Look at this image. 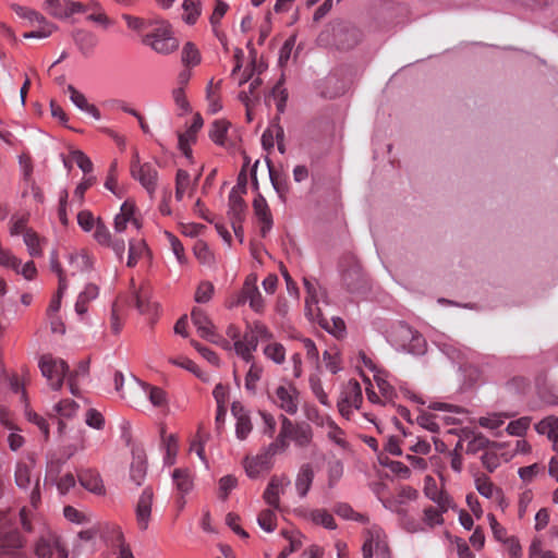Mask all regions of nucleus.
Returning <instances> with one entry per match:
<instances>
[{"label": "nucleus", "mask_w": 558, "mask_h": 558, "mask_svg": "<svg viewBox=\"0 0 558 558\" xmlns=\"http://www.w3.org/2000/svg\"><path fill=\"white\" fill-rule=\"evenodd\" d=\"M129 303H133L141 314H150L157 308V304L150 302L149 300L148 290L144 289L143 287L140 290L133 292V294L130 296Z\"/></svg>", "instance_id": "nucleus-23"}, {"label": "nucleus", "mask_w": 558, "mask_h": 558, "mask_svg": "<svg viewBox=\"0 0 558 558\" xmlns=\"http://www.w3.org/2000/svg\"><path fill=\"white\" fill-rule=\"evenodd\" d=\"M343 475V464L337 460L328 466V486L332 488Z\"/></svg>", "instance_id": "nucleus-64"}, {"label": "nucleus", "mask_w": 558, "mask_h": 558, "mask_svg": "<svg viewBox=\"0 0 558 558\" xmlns=\"http://www.w3.org/2000/svg\"><path fill=\"white\" fill-rule=\"evenodd\" d=\"M97 179L95 175H87V177H84L82 182H80L77 184V186L75 187L74 190V195L75 197L78 199L80 202V205H83L84 204V195H85V192L90 187L93 186L95 183H96Z\"/></svg>", "instance_id": "nucleus-63"}, {"label": "nucleus", "mask_w": 558, "mask_h": 558, "mask_svg": "<svg viewBox=\"0 0 558 558\" xmlns=\"http://www.w3.org/2000/svg\"><path fill=\"white\" fill-rule=\"evenodd\" d=\"M77 225L82 228L83 231L89 232L96 227V221L93 213L90 210H81L77 216Z\"/></svg>", "instance_id": "nucleus-60"}, {"label": "nucleus", "mask_w": 558, "mask_h": 558, "mask_svg": "<svg viewBox=\"0 0 558 558\" xmlns=\"http://www.w3.org/2000/svg\"><path fill=\"white\" fill-rule=\"evenodd\" d=\"M93 236L95 241L101 246H105L112 239L110 231L108 230L107 226L100 217L97 218L95 232Z\"/></svg>", "instance_id": "nucleus-53"}, {"label": "nucleus", "mask_w": 558, "mask_h": 558, "mask_svg": "<svg viewBox=\"0 0 558 558\" xmlns=\"http://www.w3.org/2000/svg\"><path fill=\"white\" fill-rule=\"evenodd\" d=\"M34 29L24 34L25 38H46L53 32V26L46 20L44 23L35 24Z\"/></svg>", "instance_id": "nucleus-59"}, {"label": "nucleus", "mask_w": 558, "mask_h": 558, "mask_svg": "<svg viewBox=\"0 0 558 558\" xmlns=\"http://www.w3.org/2000/svg\"><path fill=\"white\" fill-rule=\"evenodd\" d=\"M161 445L166 449L165 464L173 465L175 463V457L179 450V439L177 435L170 434L167 439H163Z\"/></svg>", "instance_id": "nucleus-34"}, {"label": "nucleus", "mask_w": 558, "mask_h": 558, "mask_svg": "<svg viewBox=\"0 0 558 558\" xmlns=\"http://www.w3.org/2000/svg\"><path fill=\"white\" fill-rule=\"evenodd\" d=\"M435 418H436L435 414L420 410V415L416 417V423L421 427H423L432 433L438 434L440 432V427L434 421Z\"/></svg>", "instance_id": "nucleus-45"}, {"label": "nucleus", "mask_w": 558, "mask_h": 558, "mask_svg": "<svg viewBox=\"0 0 558 558\" xmlns=\"http://www.w3.org/2000/svg\"><path fill=\"white\" fill-rule=\"evenodd\" d=\"M258 525L266 532H274L277 527V515L271 509H264L257 518Z\"/></svg>", "instance_id": "nucleus-41"}, {"label": "nucleus", "mask_w": 558, "mask_h": 558, "mask_svg": "<svg viewBox=\"0 0 558 558\" xmlns=\"http://www.w3.org/2000/svg\"><path fill=\"white\" fill-rule=\"evenodd\" d=\"M181 60L185 66H196L201 63V53L195 44L192 41L184 44L182 48Z\"/></svg>", "instance_id": "nucleus-31"}, {"label": "nucleus", "mask_w": 558, "mask_h": 558, "mask_svg": "<svg viewBox=\"0 0 558 558\" xmlns=\"http://www.w3.org/2000/svg\"><path fill=\"white\" fill-rule=\"evenodd\" d=\"M65 462L60 460H51L47 466L46 481L57 485V488L61 495H64L70 489V472H65L61 475L62 466Z\"/></svg>", "instance_id": "nucleus-12"}, {"label": "nucleus", "mask_w": 558, "mask_h": 558, "mask_svg": "<svg viewBox=\"0 0 558 558\" xmlns=\"http://www.w3.org/2000/svg\"><path fill=\"white\" fill-rule=\"evenodd\" d=\"M51 268L53 271L59 274V289L57 293L52 296L50 304L47 308V315H52L59 313V310L61 307V299L66 290V282L65 278L61 275V267L60 264L54 259V257L51 258Z\"/></svg>", "instance_id": "nucleus-18"}, {"label": "nucleus", "mask_w": 558, "mask_h": 558, "mask_svg": "<svg viewBox=\"0 0 558 558\" xmlns=\"http://www.w3.org/2000/svg\"><path fill=\"white\" fill-rule=\"evenodd\" d=\"M290 438L299 447H307L313 439V429L308 423H296V427Z\"/></svg>", "instance_id": "nucleus-29"}, {"label": "nucleus", "mask_w": 558, "mask_h": 558, "mask_svg": "<svg viewBox=\"0 0 558 558\" xmlns=\"http://www.w3.org/2000/svg\"><path fill=\"white\" fill-rule=\"evenodd\" d=\"M191 319L193 325L197 328L201 338L213 343H218L216 338H219V335L215 331V325L203 308L193 307Z\"/></svg>", "instance_id": "nucleus-8"}, {"label": "nucleus", "mask_w": 558, "mask_h": 558, "mask_svg": "<svg viewBox=\"0 0 558 558\" xmlns=\"http://www.w3.org/2000/svg\"><path fill=\"white\" fill-rule=\"evenodd\" d=\"M12 8L17 16L29 23V26H35V24H40L45 22V17L40 13L27 7L14 4Z\"/></svg>", "instance_id": "nucleus-36"}, {"label": "nucleus", "mask_w": 558, "mask_h": 558, "mask_svg": "<svg viewBox=\"0 0 558 558\" xmlns=\"http://www.w3.org/2000/svg\"><path fill=\"white\" fill-rule=\"evenodd\" d=\"M333 45L339 50L353 49L362 39V32L350 23H338L332 27Z\"/></svg>", "instance_id": "nucleus-5"}, {"label": "nucleus", "mask_w": 558, "mask_h": 558, "mask_svg": "<svg viewBox=\"0 0 558 558\" xmlns=\"http://www.w3.org/2000/svg\"><path fill=\"white\" fill-rule=\"evenodd\" d=\"M342 284L349 293L363 294L369 290L368 280L361 263L352 254L344 255L340 263Z\"/></svg>", "instance_id": "nucleus-1"}, {"label": "nucleus", "mask_w": 558, "mask_h": 558, "mask_svg": "<svg viewBox=\"0 0 558 558\" xmlns=\"http://www.w3.org/2000/svg\"><path fill=\"white\" fill-rule=\"evenodd\" d=\"M308 381H310L311 389H312L313 393L315 395V397L318 399V401L325 407H330L328 396L323 389L320 378L317 375L313 374L310 376Z\"/></svg>", "instance_id": "nucleus-48"}, {"label": "nucleus", "mask_w": 558, "mask_h": 558, "mask_svg": "<svg viewBox=\"0 0 558 558\" xmlns=\"http://www.w3.org/2000/svg\"><path fill=\"white\" fill-rule=\"evenodd\" d=\"M215 288L210 281H202L195 292L194 300L197 303H207L211 300Z\"/></svg>", "instance_id": "nucleus-50"}, {"label": "nucleus", "mask_w": 558, "mask_h": 558, "mask_svg": "<svg viewBox=\"0 0 558 558\" xmlns=\"http://www.w3.org/2000/svg\"><path fill=\"white\" fill-rule=\"evenodd\" d=\"M193 252L195 257L203 264H209L214 259V255L209 250L207 242L197 240L194 244Z\"/></svg>", "instance_id": "nucleus-49"}, {"label": "nucleus", "mask_w": 558, "mask_h": 558, "mask_svg": "<svg viewBox=\"0 0 558 558\" xmlns=\"http://www.w3.org/2000/svg\"><path fill=\"white\" fill-rule=\"evenodd\" d=\"M252 206H253L254 215L256 216L258 221L262 223L260 236L266 238L272 228L274 220H272V215H271L270 208L266 202V198L264 197V195L262 193H257V195H255Z\"/></svg>", "instance_id": "nucleus-9"}, {"label": "nucleus", "mask_w": 558, "mask_h": 558, "mask_svg": "<svg viewBox=\"0 0 558 558\" xmlns=\"http://www.w3.org/2000/svg\"><path fill=\"white\" fill-rule=\"evenodd\" d=\"M238 485V478L232 475H225L219 480V499L227 500L229 497V494L232 489H234Z\"/></svg>", "instance_id": "nucleus-43"}, {"label": "nucleus", "mask_w": 558, "mask_h": 558, "mask_svg": "<svg viewBox=\"0 0 558 558\" xmlns=\"http://www.w3.org/2000/svg\"><path fill=\"white\" fill-rule=\"evenodd\" d=\"M22 546V538L19 531L11 524L3 531H0V550L10 553Z\"/></svg>", "instance_id": "nucleus-19"}, {"label": "nucleus", "mask_w": 558, "mask_h": 558, "mask_svg": "<svg viewBox=\"0 0 558 558\" xmlns=\"http://www.w3.org/2000/svg\"><path fill=\"white\" fill-rule=\"evenodd\" d=\"M35 551L39 558H68V553L61 546L59 537L52 533L40 537L36 544Z\"/></svg>", "instance_id": "nucleus-7"}, {"label": "nucleus", "mask_w": 558, "mask_h": 558, "mask_svg": "<svg viewBox=\"0 0 558 558\" xmlns=\"http://www.w3.org/2000/svg\"><path fill=\"white\" fill-rule=\"evenodd\" d=\"M99 294V287L95 283H87L84 290L77 295L76 302L74 304L75 313L84 319V316L88 312V305L92 301L97 299Z\"/></svg>", "instance_id": "nucleus-14"}, {"label": "nucleus", "mask_w": 558, "mask_h": 558, "mask_svg": "<svg viewBox=\"0 0 558 558\" xmlns=\"http://www.w3.org/2000/svg\"><path fill=\"white\" fill-rule=\"evenodd\" d=\"M182 8L186 12L183 15V21L187 25H194L202 14V2L199 0H184Z\"/></svg>", "instance_id": "nucleus-30"}, {"label": "nucleus", "mask_w": 558, "mask_h": 558, "mask_svg": "<svg viewBox=\"0 0 558 558\" xmlns=\"http://www.w3.org/2000/svg\"><path fill=\"white\" fill-rule=\"evenodd\" d=\"M90 356L81 360L72 371V397L82 398L78 380L89 377Z\"/></svg>", "instance_id": "nucleus-25"}, {"label": "nucleus", "mask_w": 558, "mask_h": 558, "mask_svg": "<svg viewBox=\"0 0 558 558\" xmlns=\"http://www.w3.org/2000/svg\"><path fill=\"white\" fill-rule=\"evenodd\" d=\"M72 104L87 117H92L94 120L101 118L100 110L90 104L85 95L72 86Z\"/></svg>", "instance_id": "nucleus-20"}, {"label": "nucleus", "mask_w": 558, "mask_h": 558, "mask_svg": "<svg viewBox=\"0 0 558 558\" xmlns=\"http://www.w3.org/2000/svg\"><path fill=\"white\" fill-rule=\"evenodd\" d=\"M153 499L154 490L150 486H147L141 494L135 509L137 524L142 531H145L148 527L151 515Z\"/></svg>", "instance_id": "nucleus-10"}, {"label": "nucleus", "mask_w": 558, "mask_h": 558, "mask_svg": "<svg viewBox=\"0 0 558 558\" xmlns=\"http://www.w3.org/2000/svg\"><path fill=\"white\" fill-rule=\"evenodd\" d=\"M142 41L156 52L163 54L171 53L179 47V41L172 36L170 25L157 27L153 33L146 34Z\"/></svg>", "instance_id": "nucleus-2"}, {"label": "nucleus", "mask_w": 558, "mask_h": 558, "mask_svg": "<svg viewBox=\"0 0 558 558\" xmlns=\"http://www.w3.org/2000/svg\"><path fill=\"white\" fill-rule=\"evenodd\" d=\"M169 362L191 372L192 374H194L197 378H199L204 383L209 381L208 374L204 373L198 367V365L195 362H193L192 360H190L189 357L170 359Z\"/></svg>", "instance_id": "nucleus-32"}, {"label": "nucleus", "mask_w": 558, "mask_h": 558, "mask_svg": "<svg viewBox=\"0 0 558 558\" xmlns=\"http://www.w3.org/2000/svg\"><path fill=\"white\" fill-rule=\"evenodd\" d=\"M314 476L315 474L312 465L310 463L302 464L295 481V487L300 497L303 498L307 495L313 484Z\"/></svg>", "instance_id": "nucleus-21"}, {"label": "nucleus", "mask_w": 558, "mask_h": 558, "mask_svg": "<svg viewBox=\"0 0 558 558\" xmlns=\"http://www.w3.org/2000/svg\"><path fill=\"white\" fill-rule=\"evenodd\" d=\"M142 385L149 390V401L153 405L162 407L167 403V393L162 388L151 386L146 383H143Z\"/></svg>", "instance_id": "nucleus-56"}, {"label": "nucleus", "mask_w": 558, "mask_h": 558, "mask_svg": "<svg viewBox=\"0 0 558 558\" xmlns=\"http://www.w3.org/2000/svg\"><path fill=\"white\" fill-rule=\"evenodd\" d=\"M33 458H28L26 461H20L15 469V483L21 488H27L31 484L32 470L34 468Z\"/></svg>", "instance_id": "nucleus-26"}, {"label": "nucleus", "mask_w": 558, "mask_h": 558, "mask_svg": "<svg viewBox=\"0 0 558 558\" xmlns=\"http://www.w3.org/2000/svg\"><path fill=\"white\" fill-rule=\"evenodd\" d=\"M488 447H489V439L486 436H484L482 433H477L468 442L465 452L468 454H475L481 450L487 449Z\"/></svg>", "instance_id": "nucleus-47"}, {"label": "nucleus", "mask_w": 558, "mask_h": 558, "mask_svg": "<svg viewBox=\"0 0 558 558\" xmlns=\"http://www.w3.org/2000/svg\"><path fill=\"white\" fill-rule=\"evenodd\" d=\"M46 9L56 17L63 19L69 15V3L66 0H46Z\"/></svg>", "instance_id": "nucleus-44"}, {"label": "nucleus", "mask_w": 558, "mask_h": 558, "mask_svg": "<svg viewBox=\"0 0 558 558\" xmlns=\"http://www.w3.org/2000/svg\"><path fill=\"white\" fill-rule=\"evenodd\" d=\"M231 123L226 119L215 120L209 130V138L217 145L223 146L227 137L228 130Z\"/></svg>", "instance_id": "nucleus-28"}, {"label": "nucleus", "mask_w": 558, "mask_h": 558, "mask_svg": "<svg viewBox=\"0 0 558 558\" xmlns=\"http://www.w3.org/2000/svg\"><path fill=\"white\" fill-rule=\"evenodd\" d=\"M263 368L255 363H252L245 376V388L253 395L256 393V381L262 377Z\"/></svg>", "instance_id": "nucleus-46"}, {"label": "nucleus", "mask_w": 558, "mask_h": 558, "mask_svg": "<svg viewBox=\"0 0 558 558\" xmlns=\"http://www.w3.org/2000/svg\"><path fill=\"white\" fill-rule=\"evenodd\" d=\"M72 37L83 56L88 57L93 53L97 45V37L92 32L76 29L72 32Z\"/></svg>", "instance_id": "nucleus-17"}, {"label": "nucleus", "mask_w": 558, "mask_h": 558, "mask_svg": "<svg viewBox=\"0 0 558 558\" xmlns=\"http://www.w3.org/2000/svg\"><path fill=\"white\" fill-rule=\"evenodd\" d=\"M312 521L317 525H323L328 530H336L337 524L336 521L326 509H316L311 512Z\"/></svg>", "instance_id": "nucleus-35"}, {"label": "nucleus", "mask_w": 558, "mask_h": 558, "mask_svg": "<svg viewBox=\"0 0 558 558\" xmlns=\"http://www.w3.org/2000/svg\"><path fill=\"white\" fill-rule=\"evenodd\" d=\"M75 475L80 485L96 496H105L107 490L99 471L95 468H75Z\"/></svg>", "instance_id": "nucleus-6"}, {"label": "nucleus", "mask_w": 558, "mask_h": 558, "mask_svg": "<svg viewBox=\"0 0 558 558\" xmlns=\"http://www.w3.org/2000/svg\"><path fill=\"white\" fill-rule=\"evenodd\" d=\"M51 424H56L59 434H63L66 428V421L70 417V401L64 399L56 403L48 413Z\"/></svg>", "instance_id": "nucleus-16"}, {"label": "nucleus", "mask_w": 558, "mask_h": 558, "mask_svg": "<svg viewBox=\"0 0 558 558\" xmlns=\"http://www.w3.org/2000/svg\"><path fill=\"white\" fill-rule=\"evenodd\" d=\"M190 182V174L186 170L179 169L175 175V198L181 201L183 198L186 186Z\"/></svg>", "instance_id": "nucleus-58"}, {"label": "nucleus", "mask_w": 558, "mask_h": 558, "mask_svg": "<svg viewBox=\"0 0 558 558\" xmlns=\"http://www.w3.org/2000/svg\"><path fill=\"white\" fill-rule=\"evenodd\" d=\"M39 367L52 389L61 388L68 369L66 362L51 355H44L40 359Z\"/></svg>", "instance_id": "nucleus-4"}, {"label": "nucleus", "mask_w": 558, "mask_h": 558, "mask_svg": "<svg viewBox=\"0 0 558 558\" xmlns=\"http://www.w3.org/2000/svg\"><path fill=\"white\" fill-rule=\"evenodd\" d=\"M172 478L175 485V488L181 495H186L192 492L194 487L192 472L187 468H178L174 469L172 473Z\"/></svg>", "instance_id": "nucleus-22"}, {"label": "nucleus", "mask_w": 558, "mask_h": 558, "mask_svg": "<svg viewBox=\"0 0 558 558\" xmlns=\"http://www.w3.org/2000/svg\"><path fill=\"white\" fill-rule=\"evenodd\" d=\"M99 531V524H92L77 531L72 527V533H75L72 558H84L87 554L92 553Z\"/></svg>", "instance_id": "nucleus-3"}, {"label": "nucleus", "mask_w": 558, "mask_h": 558, "mask_svg": "<svg viewBox=\"0 0 558 558\" xmlns=\"http://www.w3.org/2000/svg\"><path fill=\"white\" fill-rule=\"evenodd\" d=\"M41 242H43V240L39 238V235L35 231L27 230L24 233V243L26 244L31 256L37 257V256L41 255V247H40Z\"/></svg>", "instance_id": "nucleus-39"}, {"label": "nucleus", "mask_w": 558, "mask_h": 558, "mask_svg": "<svg viewBox=\"0 0 558 558\" xmlns=\"http://www.w3.org/2000/svg\"><path fill=\"white\" fill-rule=\"evenodd\" d=\"M143 251H146L147 253L150 254V251L144 240L140 241L136 244L133 241H130L126 266L134 267L141 258Z\"/></svg>", "instance_id": "nucleus-37"}, {"label": "nucleus", "mask_w": 558, "mask_h": 558, "mask_svg": "<svg viewBox=\"0 0 558 558\" xmlns=\"http://www.w3.org/2000/svg\"><path fill=\"white\" fill-rule=\"evenodd\" d=\"M270 461L265 459L264 454H257L244 465L245 472L250 478H257L262 469H269Z\"/></svg>", "instance_id": "nucleus-33"}, {"label": "nucleus", "mask_w": 558, "mask_h": 558, "mask_svg": "<svg viewBox=\"0 0 558 558\" xmlns=\"http://www.w3.org/2000/svg\"><path fill=\"white\" fill-rule=\"evenodd\" d=\"M531 417L522 416L518 420L511 421L506 430L509 435L522 437L525 435L526 430L530 427Z\"/></svg>", "instance_id": "nucleus-40"}, {"label": "nucleus", "mask_w": 558, "mask_h": 558, "mask_svg": "<svg viewBox=\"0 0 558 558\" xmlns=\"http://www.w3.org/2000/svg\"><path fill=\"white\" fill-rule=\"evenodd\" d=\"M247 213V204L245 199L235 194V191H231L228 197V218L231 221L244 222Z\"/></svg>", "instance_id": "nucleus-13"}, {"label": "nucleus", "mask_w": 558, "mask_h": 558, "mask_svg": "<svg viewBox=\"0 0 558 558\" xmlns=\"http://www.w3.org/2000/svg\"><path fill=\"white\" fill-rule=\"evenodd\" d=\"M424 522L430 527L441 525L444 523L442 511L428 506L424 509Z\"/></svg>", "instance_id": "nucleus-62"}, {"label": "nucleus", "mask_w": 558, "mask_h": 558, "mask_svg": "<svg viewBox=\"0 0 558 558\" xmlns=\"http://www.w3.org/2000/svg\"><path fill=\"white\" fill-rule=\"evenodd\" d=\"M85 424L95 429H104L106 421L104 415L94 408H88L85 412Z\"/></svg>", "instance_id": "nucleus-42"}, {"label": "nucleus", "mask_w": 558, "mask_h": 558, "mask_svg": "<svg viewBox=\"0 0 558 558\" xmlns=\"http://www.w3.org/2000/svg\"><path fill=\"white\" fill-rule=\"evenodd\" d=\"M475 487L476 490L485 498H492L495 489L494 483L490 478L482 474L481 476L475 477Z\"/></svg>", "instance_id": "nucleus-52"}, {"label": "nucleus", "mask_w": 558, "mask_h": 558, "mask_svg": "<svg viewBox=\"0 0 558 558\" xmlns=\"http://www.w3.org/2000/svg\"><path fill=\"white\" fill-rule=\"evenodd\" d=\"M190 343L210 364H213L215 366H219L220 359H219L218 354L215 351H213L211 349L203 345L202 343H199L198 341H196L194 339H192L190 341Z\"/></svg>", "instance_id": "nucleus-55"}, {"label": "nucleus", "mask_w": 558, "mask_h": 558, "mask_svg": "<svg viewBox=\"0 0 558 558\" xmlns=\"http://www.w3.org/2000/svg\"><path fill=\"white\" fill-rule=\"evenodd\" d=\"M72 162H75L77 167L84 172L85 177L92 175L94 165L90 158L80 149H72Z\"/></svg>", "instance_id": "nucleus-38"}, {"label": "nucleus", "mask_w": 558, "mask_h": 558, "mask_svg": "<svg viewBox=\"0 0 558 558\" xmlns=\"http://www.w3.org/2000/svg\"><path fill=\"white\" fill-rule=\"evenodd\" d=\"M253 428L250 415H243L236 418L235 434L240 440H244Z\"/></svg>", "instance_id": "nucleus-61"}, {"label": "nucleus", "mask_w": 558, "mask_h": 558, "mask_svg": "<svg viewBox=\"0 0 558 558\" xmlns=\"http://www.w3.org/2000/svg\"><path fill=\"white\" fill-rule=\"evenodd\" d=\"M281 487L282 481L278 476L274 475L270 478L263 495V498L266 501V504H268L275 509H279L280 507L279 490Z\"/></svg>", "instance_id": "nucleus-27"}, {"label": "nucleus", "mask_w": 558, "mask_h": 558, "mask_svg": "<svg viewBox=\"0 0 558 558\" xmlns=\"http://www.w3.org/2000/svg\"><path fill=\"white\" fill-rule=\"evenodd\" d=\"M271 185L274 190L278 193L279 198L282 202H286V195L289 192V185L284 175L279 174L278 172L269 175Z\"/></svg>", "instance_id": "nucleus-54"}, {"label": "nucleus", "mask_w": 558, "mask_h": 558, "mask_svg": "<svg viewBox=\"0 0 558 558\" xmlns=\"http://www.w3.org/2000/svg\"><path fill=\"white\" fill-rule=\"evenodd\" d=\"M132 462L130 466V481L136 486H141L147 474V457L146 452L141 447L132 449Z\"/></svg>", "instance_id": "nucleus-11"}, {"label": "nucleus", "mask_w": 558, "mask_h": 558, "mask_svg": "<svg viewBox=\"0 0 558 558\" xmlns=\"http://www.w3.org/2000/svg\"><path fill=\"white\" fill-rule=\"evenodd\" d=\"M292 393H290L286 387L279 386L276 389V396L281 401L280 408L284 410L289 414H295L298 412V402L296 397L299 395L298 389L294 386H291Z\"/></svg>", "instance_id": "nucleus-24"}, {"label": "nucleus", "mask_w": 558, "mask_h": 558, "mask_svg": "<svg viewBox=\"0 0 558 558\" xmlns=\"http://www.w3.org/2000/svg\"><path fill=\"white\" fill-rule=\"evenodd\" d=\"M265 355L277 364L284 362V347L281 343H270L264 349Z\"/></svg>", "instance_id": "nucleus-57"}, {"label": "nucleus", "mask_w": 558, "mask_h": 558, "mask_svg": "<svg viewBox=\"0 0 558 558\" xmlns=\"http://www.w3.org/2000/svg\"><path fill=\"white\" fill-rule=\"evenodd\" d=\"M133 178L140 181L142 186L145 187L150 196L155 193L158 172L149 162L143 163L137 170L136 175Z\"/></svg>", "instance_id": "nucleus-15"}, {"label": "nucleus", "mask_w": 558, "mask_h": 558, "mask_svg": "<svg viewBox=\"0 0 558 558\" xmlns=\"http://www.w3.org/2000/svg\"><path fill=\"white\" fill-rule=\"evenodd\" d=\"M405 349L409 353L414 355H422L426 351V340L421 333L416 331L412 335V338L405 345Z\"/></svg>", "instance_id": "nucleus-51"}]
</instances>
